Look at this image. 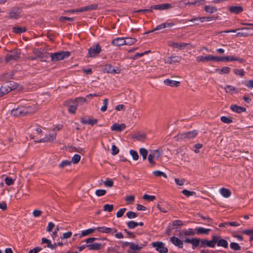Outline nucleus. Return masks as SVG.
I'll return each mask as SVG.
<instances>
[{
	"label": "nucleus",
	"instance_id": "obj_5",
	"mask_svg": "<svg viewBox=\"0 0 253 253\" xmlns=\"http://www.w3.org/2000/svg\"><path fill=\"white\" fill-rule=\"evenodd\" d=\"M136 244L134 243H127L129 245V250H128V253H140L139 251L145 247L147 244L146 242L139 243L136 241Z\"/></svg>",
	"mask_w": 253,
	"mask_h": 253
},
{
	"label": "nucleus",
	"instance_id": "obj_23",
	"mask_svg": "<svg viewBox=\"0 0 253 253\" xmlns=\"http://www.w3.org/2000/svg\"><path fill=\"white\" fill-rule=\"evenodd\" d=\"M159 210L164 213H167L170 209V207L167 203L158 204L157 205Z\"/></svg>",
	"mask_w": 253,
	"mask_h": 253
},
{
	"label": "nucleus",
	"instance_id": "obj_18",
	"mask_svg": "<svg viewBox=\"0 0 253 253\" xmlns=\"http://www.w3.org/2000/svg\"><path fill=\"white\" fill-rule=\"evenodd\" d=\"M126 127V125L125 124H118V123H115L112 126H111V130L113 131H116L118 132H120L123 131L124 129H125Z\"/></svg>",
	"mask_w": 253,
	"mask_h": 253
},
{
	"label": "nucleus",
	"instance_id": "obj_26",
	"mask_svg": "<svg viewBox=\"0 0 253 253\" xmlns=\"http://www.w3.org/2000/svg\"><path fill=\"white\" fill-rule=\"evenodd\" d=\"M230 109L234 112L241 113L246 111V109L245 107L239 106L236 105H232L230 106Z\"/></svg>",
	"mask_w": 253,
	"mask_h": 253
},
{
	"label": "nucleus",
	"instance_id": "obj_16",
	"mask_svg": "<svg viewBox=\"0 0 253 253\" xmlns=\"http://www.w3.org/2000/svg\"><path fill=\"white\" fill-rule=\"evenodd\" d=\"M96 230L100 232L105 233H110L113 235L117 232V230L115 228H111L106 227H98L96 228Z\"/></svg>",
	"mask_w": 253,
	"mask_h": 253
},
{
	"label": "nucleus",
	"instance_id": "obj_50",
	"mask_svg": "<svg viewBox=\"0 0 253 253\" xmlns=\"http://www.w3.org/2000/svg\"><path fill=\"white\" fill-rule=\"evenodd\" d=\"M182 193L187 197H188L190 196L195 195L196 194V192H195L194 191H190L186 189H184V190H182Z\"/></svg>",
	"mask_w": 253,
	"mask_h": 253
},
{
	"label": "nucleus",
	"instance_id": "obj_22",
	"mask_svg": "<svg viewBox=\"0 0 253 253\" xmlns=\"http://www.w3.org/2000/svg\"><path fill=\"white\" fill-rule=\"evenodd\" d=\"M196 234L195 231L192 228H189L188 230H183L180 232V237L182 238L183 236H193Z\"/></svg>",
	"mask_w": 253,
	"mask_h": 253
},
{
	"label": "nucleus",
	"instance_id": "obj_4",
	"mask_svg": "<svg viewBox=\"0 0 253 253\" xmlns=\"http://www.w3.org/2000/svg\"><path fill=\"white\" fill-rule=\"evenodd\" d=\"M198 132L196 130L189 131L186 132L179 133L175 137L176 141L185 140V139H190L195 137Z\"/></svg>",
	"mask_w": 253,
	"mask_h": 253
},
{
	"label": "nucleus",
	"instance_id": "obj_57",
	"mask_svg": "<svg viewBox=\"0 0 253 253\" xmlns=\"http://www.w3.org/2000/svg\"><path fill=\"white\" fill-rule=\"evenodd\" d=\"M134 198L135 197L133 195H130L128 196H126L125 198V200L126 201L127 204H129L134 202Z\"/></svg>",
	"mask_w": 253,
	"mask_h": 253
},
{
	"label": "nucleus",
	"instance_id": "obj_1",
	"mask_svg": "<svg viewBox=\"0 0 253 253\" xmlns=\"http://www.w3.org/2000/svg\"><path fill=\"white\" fill-rule=\"evenodd\" d=\"M37 110L35 105H30L29 103L23 105H19L14 108L11 111V115L15 117H22L29 114H32Z\"/></svg>",
	"mask_w": 253,
	"mask_h": 253
},
{
	"label": "nucleus",
	"instance_id": "obj_25",
	"mask_svg": "<svg viewBox=\"0 0 253 253\" xmlns=\"http://www.w3.org/2000/svg\"><path fill=\"white\" fill-rule=\"evenodd\" d=\"M164 84L166 85H169L171 87H177L180 85V83L178 81H173L169 79H166L164 81Z\"/></svg>",
	"mask_w": 253,
	"mask_h": 253
},
{
	"label": "nucleus",
	"instance_id": "obj_7",
	"mask_svg": "<svg viewBox=\"0 0 253 253\" xmlns=\"http://www.w3.org/2000/svg\"><path fill=\"white\" fill-rule=\"evenodd\" d=\"M161 155L162 153L160 152L159 150H151L148 157V160L151 164L154 165L156 163L154 161V159L158 160L160 158Z\"/></svg>",
	"mask_w": 253,
	"mask_h": 253
},
{
	"label": "nucleus",
	"instance_id": "obj_49",
	"mask_svg": "<svg viewBox=\"0 0 253 253\" xmlns=\"http://www.w3.org/2000/svg\"><path fill=\"white\" fill-rule=\"evenodd\" d=\"M81 160V156L78 154H75L73 156L72 158L71 163L74 164H77Z\"/></svg>",
	"mask_w": 253,
	"mask_h": 253
},
{
	"label": "nucleus",
	"instance_id": "obj_64",
	"mask_svg": "<svg viewBox=\"0 0 253 253\" xmlns=\"http://www.w3.org/2000/svg\"><path fill=\"white\" fill-rule=\"evenodd\" d=\"M233 71L235 74L239 75L241 77H243L245 75V72L241 69H235Z\"/></svg>",
	"mask_w": 253,
	"mask_h": 253
},
{
	"label": "nucleus",
	"instance_id": "obj_56",
	"mask_svg": "<svg viewBox=\"0 0 253 253\" xmlns=\"http://www.w3.org/2000/svg\"><path fill=\"white\" fill-rule=\"evenodd\" d=\"M206 17H197L190 19L189 21L194 22L196 21H200L201 22L206 21Z\"/></svg>",
	"mask_w": 253,
	"mask_h": 253
},
{
	"label": "nucleus",
	"instance_id": "obj_43",
	"mask_svg": "<svg viewBox=\"0 0 253 253\" xmlns=\"http://www.w3.org/2000/svg\"><path fill=\"white\" fill-rule=\"evenodd\" d=\"M230 247L231 249L236 251H239L241 248L238 244L235 242L231 243Z\"/></svg>",
	"mask_w": 253,
	"mask_h": 253
},
{
	"label": "nucleus",
	"instance_id": "obj_54",
	"mask_svg": "<svg viewBox=\"0 0 253 253\" xmlns=\"http://www.w3.org/2000/svg\"><path fill=\"white\" fill-rule=\"evenodd\" d=\"M113 205L106 204L103 206V210L109 212H111L113 210Z\"/></svg>",
	"mask_w": 253,
	"mask_h": 253
},
{
	"label": "nucleus",
	"instance_id": "obj_17",
	"mask_svg": "<svg viewBox=\"0 0 253 253\" xmlns=\"http://www.w3.org/2000/svg\"><path fill=\"white\" fill-rule=\"evenodd\" d=\"M98 7L97 4H92L90 5H88L87 6H85L82 7L80 8L77 10V11H79L80 12H82L84 11H89L91 10L96 9Z\"/></svg>",
	"mask_w": 253,
	"mask_h": 253
},
{
	"label": "nucleus",
	"instance_id": "obj_21",
	"mask_svg": "<svg viewBox=\"0 0 253 253\" xmlns=\"http://www.w3.org/2000/svg\"><path fill=\"white\" fill-rule=\"evenodd\" d=\"M170 241L175 246L178 247L179 248H182L183 246L182 241L178 238L173 236L170 238Z\"/></svg>",
	"mask_w": 253,
	"mask_h": 253
},
{
	"label": "nucleus",
	"instance_id": "obj_38",
	"mask_svg": "<svg viewBox=\"0 0 253 253\" xmlns=\"http://www.w3.org/2000/svg\"><path fill=\"white\" fill-rule=\"evenodd\" d=\"M125 42L126 45H132L136 42V39L132 38H124Z\"/></svg>",
	"mask_w": 253,
	"mask_h": 253
},
{
	"label": "nucleus",
	"instance_id": "obj_13",
	"mask_svg": "<svg viewBox=\"0 0 253 253\" xmlns=\"http://www.w3.org/2000/svg\"><path fill=\"white\" fill-rule=\"evenodd\" d=\"M214 241H215V245L218 247H222L224 248H227L228 246V242L225 239H221L220 236L214 235Z\"/></svg>",
	"mask_w": 253,
	"mask_h": 253
},
{
	"label": "nucleus",
	"instance_id": "obj_51",
	"mask_svg": "<svg viewBox=\"0 0 253 253\" xmlns=\"http://www.w3.org/2000/svg\"><path fill=\"white\" fill-rule=\"evenodd\" d=\"M220 120L224 123L230 124L232 122V120L230 117H227L225 116H222L220 118Z\"/></svg>",
	"mask_w": 253,
	"mask_h": 253
},
{
	"label": "nucleus",
	"instance_id": "obj_36",
	"mask_svg": "<svg viewBox=\"0 0 253 253\" xmlns=\"http://www.w3.org/2000/svg\"><path fill=\"white\" fill-rule=\"evenodd\" d=\"M224 88L226 92L227 93H233L234 92H238V91L236 90V88L232 85H226Z\"/></svg>",
	"mask_w": 253,
	"mask_h": 253
},
{
	"label": "nucleus",
	"instance_id": "obj_60",
	"mask_svg": "<svg viewBox=\"0 0 253 253\" xmlns=\"http://www.w3.org/2000/svg\"><path fill=\"white\" fill-rule=\"evenodd\" d=\"M113 183L112 180L109 178H107L104 182L105 186L109 187H112L113 186Z\"/></svg>",
	"mask_w": 253,
	"mask_h": 253
},
{
	"label": "nucleus",
	"instance_id": "obj_15",
	"mask_svg": "<svg viewBox=\"0 0 253 253\" xmlns=\"http://www.w3.org/2000/svg\"><path fill=\"white\" fill-rule=\"evenodd\" d=\"M104 70L108 73L115 74H119L121 70L119 67H114L110 64H106L105 66Z\"/></svg>",
	"mask_w": 253,
	"mask_h": 253
},
{
	"label": "nucleus",
	"instance_id": "obj_46",
	"mask_svg": "<svg viewBox=\"0 0 253 253\" xmlns=\"http://www.w3.org/2000/svg\"><path fill=\"white\" fill-rule=\"evenodd\" d=\"M71 165V162L68 160H64L59 164V167L60 168H63L66 166H69Z\"/></svg>",
	"mask_w": 253,
	"mask_h": 253
},
{
	"label": "nucleus",
	"instance_id": "obj_14",
	"mask_svg": "<svg viewBox=\"0 0 253 253\" xmlns=\"http://www.w3.org/2000/svg\"><path fill=\"white\" fill-rule=\"evenodd\" d=\"M34 53L37 55V58H40L41 61H45L44 59L49 58L50 55V53L42 52L39 49L34 50Z\"/></svg>",
	"mask_w": 253,
	"mask_h": 253
},
{
	"label": "nucleus",
	"instance_id": "obj_31",
	"mask_svg": "<svg viewBox=\"0 0 253 253\" xmlns=\"http://www.w3.org/2000/svg\"><path fill=\"white\" fill-rule=\"evenodd\" d=\"M196 60L197 62H208L211 61V55H208L206 56H199L196 57Z\"/></svg>",
	"mask_w": 253,
	"mask_h": 253
},
{
	"label": "nucleus",
	"instance_id": "obj_61",
	"mask_svg": "<svg viewBox=\"0 0 253 253\" xmlns=\"http://www.w3.org/2000/svg\"><path fill=\"white\" fill-rule=\"evenodd\" d=\"M126 216L128 218L131 219L137 217V214L133 211H129L126 213Z\"/></svg>",
	"mask_w": 253,
	"mask_h": 253
},
{
	"label": "nucleus",
	"instance_id": "obj_39",
	"mask_svg": "<svg viewBox=\"0 0 253 253\" xmlns=\"http://www.w3.org/2000/svg\"><path fill=\"white\" fill-rule=\"evenodd\" d=\"M204 9L207 12L210 13H212L217 11V9L215 7L211 6V5H206Z\"/></svg>",
	"mask_w": 253,
	"mask_h": 253
},
{
	"label": "nucleus",
	"instance_id": "obj_47",
	"mask_svg": "<svg viewBox=\"0 0 253 253\" xmlns=\"http://www.w3.org/2000/svg\"><path fill=\"white\" fill-rule=\"evenodd\" d=\"M42 244L46 243L47 244V245H46L47 248H51V247H53L50 240L47 239L43 237L42 239Z\"/></svg>",
	"mask_w": 253,
	"mask_h": 253
},
{
	"label": "nucleus",
	"instance_id": "obj_34",
	"mask_svg": "<svg viewBox=\"0 0 253 253\" xmlns=\"http://www.w3.org/2000/svg\"><path fill=\"white\" fill-rule=\"evenodd\" d=\"M95 230H96V228H90L85 230L82 231L81 234L80 235V238H81L83 237L89 235L94 232Z\"/></svg>",
	"mask_w": 253,
	"mask_h": 253
},
{
	"label": "nucleus",
	"instance_id": "obj_53",
	"mask_svg": "<svg viewBox=\"0 0 253 253\" xmlns=\"http://www.w3.org/2000/svg\"><path fill=\"white\" fill-rule=\"evenodd\" d=\"M75 102L79 104H83L84 103L87 102V98H84L83 97H79L76 98Z\"/></svg>",
	"mask_w": 253,
	"mask_h": 253
},
{
	"label": "nucleus",
	"instance_id": "obj_27",
	"mask_svg": "<svg viewBox=\"0 0 253 253\" xmlns=\"http://www.w3.org/2000/svg\"><path fill=\"white\" fill-rule=\"evenodd\" d=\"M238 61L240 63H242L245 62V60L243 58H241L239 57H234L233 56H225V61Z\"/></svg>",
	"mask_w": 253,
	"mask_h": 253
},
{
	"label": "nucleus",
	"instance_id": "obj_52",
	"mask_svg": "<svg viewBox=\"0 0 253 253\" xmlns=\"http://www.w3.org/2000/svg\"><path fill=\"white\" fill-rule=\"evenodd\" d=\"M231 69L228 67H224L222 68L220 70H219V74H228L230 72Z\"/></svg>",
	"mask_w": 253,
	"mask_h": 253
},
{
	"label": "nucleus",
	"instance_id": "obj_29",
	"mask_svg": "<svg viewBox=\"0 0 253 253\" xmlns=\"http://www.w3.org/2000/svg\"><path fill=\"white\" fill-rule=\"evenodd\" d=\"M229 11L231 13L239 14L243 11V8L241 6H232L229 7Z\"/></svg>",
	"mask_w": 253,
	"mask_h": 253
},
{
	"label": "nucleus",
	"instance_id": "obj_30",
	"mask_svg": "<svg viewBox=\"0 0 253 253\" xmlns=\"http://www.w3.org/2000/svg\"><path fill=\"white\" fill-rule=\"evenodd\" d=\"M188 44V43H178V42H172L169 43V45L171 46L173 48L182 49L183 47H186Z\"/></svg>",
	"mask_w": 253,
	"mask_h": 253
},
{
	"label": "nucleus",
	"instance_id": "obj_33",
	"mask_svg": "<svg viewBox=\"0 0 253 253\" xmlns=\"http://www.w3.org/2000/svg\"><path fill=\"white\" fill-rule=\"evenodd\" d=\"M55 138V135L49 134L46 137L37 141V142H45L52 141Z\"/></svg>",
	"mask_w": 253,
	"mask_h": 253
},
{
	"label": "nucleus",
	"instance_id": "obj_35",
	"mask_svg": "<svg viewBox=\"0 0 253 253\" xmlns=\"http://www.w3.org/2000/svg\"><path fill=\"white\" fill-rule=\"evenodd\" d=\"M220 194L225 198H228L231 195L230 191L225 188H222L220 189Z\"/></svg>",
	"mask_w": 253,
	"mask_h": 253
},
{
	"label": "nucleus",
	"instance_id": "obj_55",
	"mask_svg": "<svg viewBox=\"0 0 253 253\" xmlns=\"http://www.w3.org/2000/svg\"><path fill=\"white\" fill-rule=\"evenodd\" d=\"M153 173L154 175L156 176H163L165 178H167V174L164 172L161 171L160 170H156L153 172Z\"/></svg>",
	"mask_w": 253,
	"mask_h": 253
},
{
	"label": "nucleus",
	"instance_id": "obj_42",
	"mask_svg": "<svg viewBox=\"0 0 253 253\" xmlns=\"http://www.w3.org/2000/svg\"><path fill=\"white\" fill-rule=\"evenodd\" d=\"M126 225L128 228L130 229H132L135 228L137 226H138V224L137 222L134 221H129L126 223Z\"/></svg>",
	"mask_w": 253,
	"mask_h": 253
},
{
	"label": "nucleus",
	"instance_id": "obj_8",
	"mask_svg": "<svg viewBox=\"0 0 253 253\" xmlns=\"http://www.w3.org/2000/svg\"><path fill=\"white\" fill-rule=\"evenodd\" d=\"M14 83L13 82H7L3 84L0 88V97L8 93L13 89L12 84ZM14 88H13L14 89Z\"/></svg>",
	"mask_w": 253,
	"mask_h": 253
},
{
	"label": "nucleus",
	"instance_id": "obj_10",
	"mask_svg": "<svg viewBox=\"0 0 253 253\" xmlns=\"http://www.w3.org/2000/svg\"><path fill=\"white\" fill-rule=\"evenodd\" d=\"M151 245L160 253H167L168 252V248L165 247V244L162 242H153Z\"/></svg>",
	"mask_w": 253,
	"mask_h": 253
},
{
	"label": "nucleus",
	"instance_id": "obj_2",
	"mask_svg": "<svg viewBox=\"0 0 253 253\" xmlns=\"http://www.w3.org/2000/svg\"><path fill=\"white\" fill-rule=\"evenodd\" d=\"M241 30V32H238L236 35V37H246L250 36L253 35V28H248L245 27L241 29H238L235 30H231L228 31H225L224 33H235L237 30Z\"/></svg>",
	"mask_w": 253,
	"mask_h": 253
},
{
	"label": "nucleus",
	"instance_id": "obj_63",
	"mask_svg": "<svg viewBox=\"0 0 253 253\" xmlns=\"http://www.w3.org/2000/svg\"><path fill=\"white\" fill-rule=\"evenodd\" d=\"M106 193V191L104 189H98L95 191V194L97 196H102Z\"/></svg>",
	"mask_w": 253,
	"mask_h": 253
},
{
	"label": "nucleus",
	"instance_id": "obj_3",
	"mask_svg": "<svg viewBox=\"0 0 253 253\" xmlns=\"http://www.w3.org/2000/svg\"><path fill=\"white\" fill-rule=\"evenodd\" d=\"M70 55L69 51H61L50 53L49 57H51V60L52 62H56L64 60L68 58Z\"/></svg>",
	"mask_w": 253,
	"mask_h": 253
},
{
	"label": "nucleus",
	"instance_id": "obj_19",
	"mask_svg": "<svg viewBox=\"0 0 253 253\" xmlns=\"http://www.w3.org/2000/svg\"><path fill=\"white\" fill-rule=\"evenodd\" d=\"M181 59V57L178 56L169 57L165 60V63L172 64L173 63L179 62Z\"/></svg>",
	"mask_w": 253,
	"mask_h": 253
},
{
	"label": "nucleus",
	"instance_id": "obj_6",
	"mask_svg": "<svg viewBox=\"0 0 253 253\" xmlns=\"http://www.w3.org/2000/svg\"><path fill=\"white\" fill-rule=\"evenodd\" d=\"M96 240H98V239L94 237H90L85 240V242L87 244V248L89 250L98 251L101 249V244L97 243H93V242Z\"/></svg>",
	"mask_w": 253,
	"mask_h": 253
},
{
	"label": "nucleus",
	"instance_id": "obj_32",
	"mask_svg": "<svg viewBox=\"0 0 253 253\" xmlns=\"http://www.w3.org/2000/svg\"><path fill=\"white\" fill-rule=\"evenodd\" d=\"M81 122L84 124H89L91 126H93L96 124L97 123L98 121L97 119H92L90 118H88L87 119H82Z\"/></svg>",
	"mask_w": 253,
	"mask_h": 253
},
{
	"label": "nucleus",
	"instance_id": "obj_59",
	"mask_svg": "<svg viewBox=\"0 0 253 253\" xmlns=\"http://www.w3.org/2000/svg\"><path fill=\"white\" fill-rule=\"evenodd\" d=\"M156 198L155 196L148 195L147 194H145L143 196V199L145 200H148L149 201H152L155 200Z\"/></svg>",
	"mask_w": 253,
	"mask_h": 253
},
{
	"label": "nucleus",
	"instance_id": "obj_11",
	"mask_svg": "<svg viewBox=\"0 0 253 253\" xmlns=\"http://www.w3.org/2000/svg\"><path fill=\"white\" fill-rule=\"evenodd\" d=\"M101 51V47L99 44H96L91 46L89 49L87 56L89 57H94L99 54Z\"/></svg>",
	"mask_w": 253,
	"mask_h": 253
},
{
	"label": "nucleus",
	"instance_id": "obj_28",
	"mask_svg": "<svg viewBox=\"0 0 253 253\" xmlns=\"http://www.w3.org/2000/svg\"><path fill=\"white\" fill-rule=\"evenodd\" d=\"M20 16V12L18 9H13L9 12V19H18Z\"/></svg>",
	"mask_w": 253,
	"mask_h": 253
},
{
	"label": "nucleus",
	"instance_id": "obj_48",
	"mask_svg": "<svg viewBox=\"0 0 253 253\" xmlns=\"http://www.w3.org/2000/svg\"><path fill=\"white\" fill-rule=\"evenodd\" d=\"M129 153L134 160L136 161L138 159L139 156L137 152L136 151L133 150H130L129 151Z\"/></svg>",
	"mask_w": 253,
	"mask_h": 253
},
{
	"label": "nucleus",
	"instance_id": "obj_37",
	"mask_svg": "<svg viewBox=\"0 0 253 253\" xmlns=\"http://www.w3.org/2000/svg\"><path fill=\"white\" fill-rule=\"evenodd\" d=\"M26 31V29L25 27H13V32L16 34H21L25 32Z\"/></svg>",
	"mask_w": 253,
	"mask_h": 253
},
{
	"label": "nucleus",
	"instance_id": "obj_12",
	"mask_svg": "<svg viewBox=\"0 0 253 253\" xmlns=\"http://www.w3.org/2000/svg\"><path fill=\"white\" fill-rule=\"evenodd\" d=\"M214 235L212 236L211 240H208L207 239H202L201 240L200 247H210L214 248L215 247V241H214Z\"/></svg>",
	"mask_w": 253,
	"mask_h": 253
},
{
	"label": "nucleus",
	"instance_id": "obj_62",
	"mask_svg": "<svg viewBox=\"0 0 253 253\" xmlns=\"http://www.w3.org/2000/svg\"><path fill=\"white\" fill-rule=\"evenodd\" d=\"M4 181L5 184L8 186L11 185L14 183L13 179L9 177H6L4 179Z\"/></svg>",
	"mask_w": 253,
	"mask_h": 253
},
{
	"label": "nucleus",
	"instance_id": "obj_45",
	"mask_svg": "<svg viewBox=\"0 0 253 253\" xmlns=\"http://www.w3.org/2000/svg\"><path fill=\"white\" fill-rule=\"evenodd\" d=\"M211 61H215L216 62H223L225 61V56H213L211 55Z\"/></svg>",
	"mask_w": 253,
	"mask_h": 253
},
{
	"label": "nucleus",
	"instance_id": "obj_9",
	"mask_svg": "<svg viewBox=\"0 0 253 253\" xmlns=\"http://www.w3.org/2000/svg\"><path fill=\"white\" fill-rule=\"evenodd\" d=\"M20 55V51L18 49H15L11 51L10 53L7 54L5 57V60L6 62H8L11 60H17Z\"/></svg>",
	"mask_w": 253,
	"mask_h": 253
},
{
	"label": "nucleus",
	"instance_id": "obj_24",
	"mask_svg": "<svg viewBox=\"0 0 253 253\" xmlns=\"http://www.w3.org/2000/svg\"><path fill=\"white\" fill-rule=\"evenodd\" d=\"M112 44L115 46H121L125 45V40L124 38H117L112 41Z\"/></svg>",
	"mask_w": 253,
	"mask_h": 253
},
{
	"label": "nucleus",
	"instance_id": "obj_41",
	"mask_svg": "<svg viewBox=\"0 0 253 253\" xmlns=\"http://www.w3.org/2000/svg\"><path fill=\"white\" fill-rule=\"evenodd\" d=\"M166 27H167L166 24L162 23L160 25H158L154 29L146 32V34L150 33L151 32H154L155 31L159 30L165 28Z\"/></svg>",
	"mask_w": 253,
	"mask_h": 253
},
{
	"label": "nucleus",
	"instance_id": "obj_58",
	"mask_svg": "<svg viewBox=\"0 0 253 253\" xmlns=\"http://www.w3.org/2000/svg\"><path fill=\"white\" fill-rule=\"evenodd\" d=\"M12 79V75L5 74L1 75L0 80L2 81H6Z\"/></svg>",
	"mask_w": 253,
	"mask_h": 253
},
{
	"label": "nucleus",
	"instance_id": "obj_40",
	"mask_svg": "<svg viewBox=\"0 0 253 253\" xmlns=\"http://www.w3.org/2000/svg\"><path fill=\"white\" fill-rule=\"evenodd\" d=\"M139 153H140V155H141L143 158V160H146L147 158V155H148V151L146 150V149H145L144 148H141L139 149Z\"/></svg>",
	"mask_w": 253,
	"mask_h": 253
},
{
	"label": "nucleus",
	"instance_id": "obj_20",
	"mask_svg": "<svg viewBox=\"0 0 253 253\" xmlns=\"http://www.w3.org/2000/svg\"><path fill=\"white\" fill-rule=\"evenodd\" d=\"M195 231L196 234L197 235H208L211 231V229L199 227H196L195 229Z\"/></svg>",
	"mask_w": 253,
	"mask_h": 253
},
{
	"label": "nucleus",
	"instance_id": "obj_44",
	"mask_svg": "<svg viewBox=\"0 0 253 253\" xmlns=\"http://www.w3.org/2000/svg\"><path fill=\"white\" fill-rule=\"evenodd\" d=\"M200 239L199 238H192V243L191 244L193 245V248L195 247H197L200 246V243L201 242Z\"/></svg>",
	"mask_w": 253,
	"mask_h": 253
}]
</instances>
